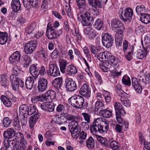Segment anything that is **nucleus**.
Masks as SVG:
<instances>
[{
  "mask_svg": "<svg viewBox=\"0 0 150 150\" xmlns=\"http://www.w3.org/2000/svg\"><path fill=\"white\" fill-rule=\"evenodd\" d=\"M35 112V108L34 106H28L25 104L21 105L19 108L20 115H31Z\"/></svg>",
  "mask_w": 150,
  "mask_h": 150,
  "instance_id": "nucleus-8",
  "label": "nucleus"
},
{
  "mask_svg": "<svg viewBox=\"0 0 150 150\" xmlns=\"http://www.w3.org/2000/svg\"><path fill=\"white\" fill-rule=\"evenodd\" d=\"M27 143L25 139L24 138H22L20 140V144H18L17 150H24L27 146Z\"/></svg>",
  "mask_w": 150,
  "mask_h": 150,
  "instance_id": "nucleus-41",
  "label": "nucleus"
},
{
  "mask_svg": "<svg viewBox=\"0 0 150 150\" xmlns=\"http://www.w3.org/2000/svg\"><path fill=\"white\" fill-rule=\"evenodd\" d=\"M136 11L138 14H140L141 15L142 14L144 13L142 12L146 11V8L143 5H139L136 7Z\"/></svg>",
  "mask_w": 150,
  "mask_h": 150,
  "instance_id": "nucleus-45",
  "label": "nucleus"
},
{
  "mask_svg": "<svg viewBox=\"0 0 150 150\" xmlns=\"http://www.w3.org/2000/svg\"><path fill=\"white\" fill-rule=\"evenodd\" d=\"M78 8L80 10L86 11L88 8V5L86 0H75Z\"/></svg>",
  "mask_w": 150,
  "mask_h": 150,
  "instance_id": "nucleus-26",
  "label": "nucleus"
},
{
  "mask_svg": "<svg viewBox=\"0 0 150 150\" xmlns=\"http://www.w3.org/2000/svg\"><path fill=\"white\" fill-rule=\"evenodd\" d=\"M145 46L147 48L150 47V38L147 36H145L144 40Z\"/></svg>",
  "mask_w": 150,
  "mask_h": 150,
  "instance_id": "nucleus-59",
  "label": "nucleus"
},
{
  "mask_svg": "<svg viewBox=\"0 0 150 150\" xmlns=\"http://www.w3.org/2000/svg\"><path fill=\"white\" fill-rule=\"evenodd\" d=\"M122 21L126 25L129 24L131 22L133 15V10L130 8L128 7L122 11Z\"/></svg>",
  "mask_w": 150,
  "mask_h": 150,
  "instance_id": "nucleus-10",
  "label": "nucleus"
},
{
  "mask_svg": "<svg viewBox=\"0 0 150 150\" xmlns=\"http://www.w3.org/2000/svg\"><path fill=\"white\" fill-rule=\"evenodd\" d=\"M24 7L27 9H29L31 6L37 8L39 4L38 0H23Z\"/></svg>",
  "mask_w": 150,
  "mask_h": 150,
  "instance_id": "nucleus-18",
  "label": "nucleus"
},
{
  "mask_svg": "<svg viewBox=\"0 0 150 150\" xmlns=\"http://www.w3.org/2000/svg\"><path fill=\"white\" fill-rule=\"evenodd\" d=\"M11 120L8 117H4L3 121V125L4 127H8L11 124Z\"/></svg>",
  "mask_w": 150,
  "mask_h": 150,
  "instance_id": "nucleus-51",
  "label": "nucleus"
},
{
  "mask_svg": "<svg viewBox=\"0 0 150 150\" xmlns=\"http://www.w3.org/2000/svg\"><path fill=\"white\" fill-rule=\"evenodd\" d=\"M89 4L90 6L94 8H100L102 7V4L100 2H98L97 0H88Z\"/></svg>",
  "mask_w": 150,
  "mask_h": 150,
  "instance_id": "nucleus-40",
  "label": "nucleus"
},
{
  "mask_svg": "<svg viewBox=\"0 0 150 150\" xmlns=\"http://www.w3.org/2000/svg\"><path fill=\"white\" fill-rule=\"evenodd\" d=\"M77 69L76 67L73 65H69L67 66L66 69L65 73L70 75L72 74H75L77 73Z\"/></svg>",
  "mask_w": 150,
  "mask_h": 150,
  "instance_id": "nucleus-28",
  "label": "nucleus"
},
{
  "mask_svg": "<svg viewBox=\"0 0 150 150\" xmlns=\"http://www.w3.org/2000/svg\"><path fill=\"white\" fill-rule=\"evenodd\" d=\"M122 83L126 86H129L131 85L130 78L126 75H124L122 77Z\"/></svg>",
  "mask_w": 150,
  "mask_h": 150,
  "instance_id": "nucleus-50",
  "label": "nucleus"
},
{
  "mask_svg": "<svg viewBox=\"0 0 150 150\" xmlns=\"http://www.w3.org/2000/svg\"><path fill=\"white\" fill-rule=\"evenodd\" d=\"M63 82L62 78L59 77L55 79L52 81L53 86L57 89L59 90L61 88V86Z\"/></svg>",
  "mask_w": 150,
  "mask_h": 150,
  "instance_id": "nucleus-30",
  "label": "nucleus"
},
{
  "mask_svg": "<svg viewBox=\"0 0 150 150\" xmlns=\"http://www.w3.org/2000/svg\"><path fill=\"white\" fill-rule=\"evenodd\" d=\"M128 43L129 42L127 40H124L122 45V49L126 58L128 61H130L132 59V54L133 53L135 44L129 47Z\"/></svg>",
  "mask_w": 150,
  "mask_h": 150,
  "instance_id": "nucleus-6",
  "label": "nucleus"
},
{
  "mask_svg": "<svg viewBox=\"0 0 150 150\" xmlns=\"http://www.w3.org/2000/svg\"><path fill=\"white\" fill-rule=\"evenodd\" d=\"M0 99L3 104L7 107H11L12 105V102L9 98L4 96L1 95L0 97Z\"/></svg>",
  "mask_w": 150,
  "mask_h": 150,
  "instance_id": "nucleus-31",
  "label": "nucleus"
},
{
  "mask_svg": "<svg viewBox=\"0 0 150 150\" xmlns=\"http://www.w3.org/2000/svg\"><path fill=\"white\" fill-rule=\"evenodd\" d=\"M49 71H47V73H50L51 76L55 77L60 75L59 69L56 64H51L49 66Z\"/></svg>",
  "mask_w": 150,
  "mask_h": 150,
  "instance_id": "nucleus-17",
  "label": "nucleus"
},
{
  "mask_svg": "<svg viewBox=\"0 0 150 150\" xmlns=\"http://www.w3.org/2000/svg\"><path fill=\"white\" fill-rule=\"evenodd\" d=\"M21 54L18 51H16L12 54L9 58V61L13 64L16 63L20 61Z\"/></svg>",
  "mask_w": 150,
  "mask_h": 150,
  "instance_id": "nucleus-20",
  "label": "nucleus"
},
{
  "mask_svg": "<svg viewBox=\"0 0 150 150\" xmlns=\"http://www.w3.org/2000/svg\"><path fill=\"white\" fill-rule=\"evenodd\" d=\"M86 144L88 148H91L94 146V140L92 137H90L87 139L86 141Z\"/></svg>",
  "mask_w": 150,
  "mask_h": 150,
  "instance_id": "nucleus-44",
  "label": "nucleus"
},
{
  "mask_svg": "<svg viewBox=\"0 0 150 150\" xmlns=\"http://www.w3.org/2000/svg\"><path fill=\"white\" fill-rule=\"evenodd\" d=\"M1 85L4 88H6L8 85V81L4 75H2L1 76Z\"/></svg>",
  "mask_w": 150,
  "mask_h": 150,
  "instance_id": "nucleus-53",
  "label": "nucleus"
},
{
  "mask_svg": "<svg viewBox=\"0 0 150 150\" xmlns=\"http://www.w3.org/2000/svg\"><path fill=\"white\" fill-rule=\"evenodd\" d=\"M15 135V132L14 129L12 128H9L4 132V136L5 138L8 139L14 136Z\"/></svg>",
  "mask_w": 150,
  "mask_h": 150,
  "instance_id": "nucleus-32",
  "label": "nucleus"
},
{
  "mask_svg": "<svg viewBox=\"0 0 150 150\" xmlns=\"http://www.w3.org/2000/svg\"><path fill=\"white\" fill-rule=\"evenodd\" d=\"M81 115L83 116V118L86 122H90L91 115L86 112H83Z\"/></svg>",
  "mask_w": 150,
  "mask_h": 150,
  "instance_id": "nucleus-57",
  "label": "nucleus"
},
{
  "mask_svg": "<svg viewBox=\"0 0 150 150\" xmlns=\"http://www.w3.org/2000/svg\"><path fill=\"white\" fill-rule=\"evenodd\" d=\"M59 63L60 68L61 72L63 73H65L66 68L67 62L64 60H62L59 62Z\"/></svg>",
  "mask_w": 150,
  "mask_h": 150,
  "instance_id": "nucleus-46",
  "label": "nucleus"
},
{
  "mask_svg": "<svg viewBox=\"0 0 150 150\" xmlns=\"http://www.w3.org/2000/svg\"><path fill=\"white\" fill-rule=\"evenodd\" d=\"M21 122L22 125H26L28 121V115H21Z\"/></svg>",
  "mask_w": 150,
  "mask_h": 150,
  "instance_id": "nucleus-55",
  "label": "nucleus"
},
{
  "mask_svg": "<svg viewBox=\"0 0 150 150\" xmlns=\"http://www.w3.org/2000/svg\"><path fill=\"white\" fill-rule=\"evenodd\" d=\"M69 130L71 133L72 137L77 138L79 136V134L80 132V127L78 122L76 121H71L69 124Z\"/></svg>",
  "mask_w": 150,
  "mask_h": 150,
  "instance_id": "nucleus-7",
  "label": "nucleus"
},
{
  "mask_svg": "<svg viewBox=\"0 0 150 150\" xmlns=\"http://www.w3.org/2000/svg\"><path fill=\"white\" fill-rule=\"evenodd\" d=\"M69 104L74 107L81 109L85 107L84 105V99L79 95H75L72 96L68 100Z\"/></svg>",
  "mask_w": 150,
  "mask_h": 150,
  "instance_id": "nucleus-5",
  "label": "nucleus"
},
{
  "mask_svg": "<svg viewBox=\"0 0 150 150\" xmlns=\"http://www.w3.org/2000/svg\"><path fill=\"white\" fill-rule=\"evenodd\" d=\"M129 125L127 121H124L122 123V129L125 131L127 130L128 129Z\"/></svg>",
  "mask_w": 150,
  "mask_h": 150,
  "instance_id": "nucleus-63",
  "label": "nucleus"
},
{
  "mask_svg": "<svg viewBox=\"0 0 150 150\" xmlns=\"http://www.w3.org/2000/svg\"><path fill=\"white\" fill-rule=\"evenodd\" d=\"M141 21L145 24L150 22V15L147 13L142 14L140 17Z\"/></svg>",
  "mask_w": 150,
  "mask_h": 150,
  "instance_id": "nucleus-35",
  "label": "nucleus"
},
{
  "mask_svg": "<svg viewBox=\"0 0 150 150\" xmlns=\"http://www.w3.org/2000/svg\"><path fill=\"white\" fill-rule=\"evenodd\" d=\"M102 42L103 45L107 48L111 47L114 42V38L110 35L105 33L102 36Z\"/></svg>",
  "mask_w": 150,
  "mask_h": 150,
  "instance_id": "nucleus-12",
  "label": "nucleus"
},
{
  "mask_svg": "<svg viewBox=\"0 0 150 150\" xmlns=\"http://www.w3.org/2000/svg\"><path fill=\"white\" fill-rule=\"evenodd\" d=\"M111 25L113 30H117L115 35L116 46H121L122 44V23L119 20L113 19L111 21Z\"/></svg>",
  "mask_w": 150,
  "mask_h": 150,
  "instance_id": "nucleus-2",
  "label": "nucleus"
},
{
  "mask_svg": "<svg viewBox=\"0 0 150 150\" xmlns=\"http://www.w3.org/2000/svg\"><path fill=\"white\" fill-rule=\"evenodd\" d=\"M80 94L87 98L90 97L91 96V89L89 86L86 84H83L81 86L79 91Z\"/></svg>",
  "mask_w": 150,
  "mask_h": 150,
  "instance_id": "nucleus-16",
  "label": "nucleus"
},
{
  "mask_svg": "<svg viewBox=\"0 0 150 150\" xmlns=\"http://www.w3.org/2000/svg\"><path fill=\"white\" fill-rule=\"evenodd\" d=\"M40 107L42 110L49 112L53 111L54 109V104L49 102L41 104L40 105Z\"/></svg>",
  "mask_w": 150,
  "mask_h": 150,
  "instance_id": "nucleus-24",
  "label": "nucleus"
},
{
  "mask_svg": "<svg viewBox=\"0 0 150 150\" xmlns=\"http://www.w3.org/2000/svg\"><path fill=\"white\" fill-rule=\"evenodd\" d=\"M84 33L89 39H93L96 37V31L91 27H87L83 30Z\"/></svg>",
  "mask_w": 150,
  "mask_h": 150,
  "instance_id": "nucleus-23",
  "label": "nucleus"
},
{
  "mask_svg": "<svg viewBox=\"0 0 150 150\" xmlns=\"http://www.w3.org/2000/svg\"><path fill=\"white\" fill-rule=\"evenodd\" d=\"M103 25V23L102 20L98 19L95 22L94 26L98 30H100Z\"/></svg>",
  "mask_w": 150,
  "mask_h": 150,
  "instance_id": "nucleus-48",
  "label": "nucleus"
},
{
  "mask_svg": "<svg viewBox=\"0 0 150 150\" xmlns=\"http://www.w3.org/2000/svg\"><path fill=\"white\" fill-rule=\"evenodd\" d=\"M56 110L61 115H65L66 113L65 106L63 105L59 104L56 108Z\"/></svg>",
  "mask_w": 150,
  "mask_h": 150,
  "instance_id": "nucleus-39",
  "label": "nucleus"
},
{
  "mask_svg": "<svg viewBox=\"0 0 150 150\" xmlns=\"http://www.w3.org/2000/svg\"><path fill=\"white\" fill-rule=\"evenodd\" d=\"M44 94L47 102L51 101L54 99L56 97V92L52 90H48Z\"/></svg>",
  "mask_w": 150,
  "mask_h": 150,
  "instance_id": "nucleus-22",
  "label": "nucleus"
},
{
  "mask_svg": "<svg viewBox=\"0 0 150 150\" xmlns=\"http://www.w3.org/2000/svg\"><path fill=\"white\" fill-rule=\"evenodd\" d=\"M8 34L5 32L0 31V44L1 45L5 44L8 41Z\"/></svg>",
  "mask_w": 150,
  "mask_h": 150,
  "instance_id": "nucleus-33",
  "label": "nucleus"
},
{
  "mask_svg": "<svg viewBox=\"0 0 150 150\" xmlns=\"http://www.w3.org/2000/svg\"><path fill=\"white\" fill-rule=\"evenodd\" d=\"M114 108L117 122L119 124H122V118L121 115L122 113V105L119 102H117L115 104Z\"/></svg>",
  "mask_w": 150,
  "mask_h": 150,
  "instance_id": "nucleus-14",
  "label": "nucleus"
},
{
  "mask_svg": "<svg viewBox=\"0 0 150 150\" xmlns=\"http://www.w3.org/2000/svg\"><path fill=\"white\" fill-rule=\"evenodd\" d=\"M11 6L13 11L15 12L19 11L21 7V5L19 0H12Z\"/></svg>",
  "mask_w": 150,
  "mask_h": 150,
  "instance_id": "nucleus-27",
  "label": "nucleus"
},
{
  "mask_svg": "<svg viewBox=\"0 0 150 150\" xmlns=\"http://www.w3.org/2000/svg\"><path fill=\"white\" fill-rule=\"evenodd\" d=\"M109 144L110 146L113 150H119V147L116 141H113Z\"/></svg>",
  "mask_w": 150,
  "mask_h": 150,
  "instance_id": "nucleus-52",
  "label": "nucleus"
},
{
  "mask_svg": "<svg viewBox=\"0 0 150 150\" xmlns=\"http://www.w3.org/2000/svg\"><path fill=\"white\" fill-rule=\"evenodd\" d=\"M54 27H48L47 28L46 35L47 38L49 39H54L57 38L56 33V29Z\"/></svg>",
  "mask_w": 150,
  "mask_h": 150,
  "instance_id": "nucleus-25",
  "label": "nucleus"
},
{
  "mask_svg": "<svg viewBox=\"0 0 150 150\" xmlns=\"http://www.w3.org/2000/svg\"><path fill=\"white\" fill-rule=\"evenodd\" d=\"M101 50L102 49L100 46L96 47L93 45H91V51L94 57L96 58L97 56L98 53L100 52Z\"/></svg>",
  "mask_w": 150,
  "mask_h": 150,
  "instance_id": "nucleus-38",
  "label": "nucleus"
},
{
  "mask_svg": "<svg viewBox=\"0 0 150 150\" xmlns=\"http://www.w3.org/2000/svg\"><path fill=\"white\" fill-rule=\"evenodd\" d=\"M90 122H83L81 124L82 127L85 130H88L89 128V125L88 123Z\"/></svg>",
  "mask_w": 150,
  "mask_h": 150,
  "instance_id": "nucleus-62",
  "label": "nucleus"
},
{
  "mask_svg": "<svg viewBox=\"0 0 150 150\" xmlns=\"http://www.w3.org/2000/svg\"><path fill=\"white\" fill-rule=\"evenodd\" d=\"M117 64H118V66L117 67L115 68L112 65H111L112 67L110 66V68L111 75L113 76V78L117 77L121 74V71H119L117 70V69L118 67L119 66V64L118 62Z\"/></svg>",
  "mask_w": 150,
  "mask_h": 150,
  "instance_id": "nucleus-29",
  "label": "nucleus"
},
{
  "mask_svg": "<svg viewBox=\"0 0 150 150\" xmlns=\"http://www.w3.org/2000/svg\"><path fill=\"white\" fill-rule=\"evenodd\" d=\"M93 8L91 10V13L95 16H97L99 15V10L97 8Z\"/></svg>",
  "mask_w": 150,
  "mask_h": 150,
  "instance_id": "nucleus-64",
  "label": "nucleus"
},
{
  "mask_svg": "<svg viewBox=\"0 0 150 150\" xmlns=\"http://www.w3.org/2000/svg\"><path fill=\"white\" fill-rule=\"evenodd\" d=\"M96 58L101 62H103L105 60L108 62L109 64L112 65L115 68L118 66V59L108 51H106L98 53Z\"/></svg>",
  "mask_w": 150,
  "mask_h": 150,
  "instance_id": "nucleus-3",
  "label": "nucleus"
},
{
  "mask_svg": "<svg viewBox=\"0 0 150 150\" xmlns=\"http://www.w3.org/2000/svg\"><path fill=\"white\" fill-rule=\"evenodd\" d=\"M83 10H80L77 15V18L81 21L83 26L91 25L93 22V18L90 13Z\"/></svg>",
  "mask_w": 150,
  "mask_h": 150,
  "instance_id": "nucleus-4",
  "label": "nucleus"
},
{
  "mask_svg": "<svg viewBox=\"0 0 150 150\" xmlns=\"http://www.w3.org/2000/svg\"><path fill=\"white\" fill-rule=\"evenodd\" d=\"M145 55L143 51L140 50L137 51L134 53V56L139 59H143Z\"/></svg>",
  "mask_w": 150,
  "mask_h": 150,
  "instance_id": "nucleus-47",
  "label": "nucleus"
},
{
  "mask_svg": "<svg viewBox=\"0 0 150 150\" xmlns=\"http://www.w3.org/2000/svg\"><path fill=\"white\" fill-rule=\"evenodd\" d=\"M34 27L31 25H29L26 28V32L28 34L32 33L34 30Z\"/></svg>",
  "mask_w": 150,
  "mask_h": 150,
  "instance_id": "nucleus-61",
  "label": "nucleus"
},
{
  "mask_svg": "<svg viewBox=\"0 0 150 150\" xmlns=\"http://www.w3.org/2000/svg\"><path fill=\"white\" fill-rule=\"evenodd\" d=\"M66 118L68 121H75L76 116L73 115L67 114L65 116Z\"/></svg>",
  "mask_w": 150,
  "mask_h": 150,
  "instance_id": "nucleus-56",
  "label": "nucleus"
},
{
  "mask_svg": "<svg viewBox=\"0 0 150 150\" xmlns=\"http://www.w3.org/2000/svg\"><path fill=\"white\" fill-rule=\"evenodd\" d=\"M122 86L121 84H118L116 86V89L115 91L118 95L121 97H122ZM120 100L121 101H122L121 100V98H120Z\"/></svg>",
  "mask_w": 150,
  "mask_h": 150,
  "instance_id": "nucleus-54",
  "label": "nucleus"
},
{
  "mask_svg": "<svg viewBox=\"0 0 150 150\" xmlns=\"http://www.w3.org/2000/svg\"><path fill=\"white\" fill-rule=\"evenodd\" d=\"M8 139L7 140H5L4 141V146L6 148H9L10 147H12L13 150H17L18 148V146L19 142L17 141L16 138H15L12 140H10Z\"/></svg>",
  "mask_w": 150,
  "mask_h": 150,
  "instance_id": "nucleus-15",
  "label": "nucleus"
},
{
  "mask_svg": "<svg viewBox=\"0 0 150 150\" xmlns=\"http://www.w3.org/2000/svg\"><path fill=\"white\" fill-rule=\"evenodd\" d=\"M140 80L137 79V82L132 84L136 91L138 93H141L142 91V86L140 85Z\"/></svg>",
  "mask_w": 150,
  "mask_h": 150,
  "instance_id": "nucleus-37",
  "label": "nucleus"
},
{
  "mask_svg": "<svg viewBox=\"0 0 150 150\" xmlns=\"http://www.w3.org/2000/svg\"><path fill=\"white\" fill-rule=\"evenodd\" d=\"M109 128V122L106 120H101L100 118L94 120L90 127L91 132L96 137L99 134H102L107 132Z\"/></svg>",
  "mask_w": 150,
  "mask_h": 150,
  "instance_id": "nucleus-1",
  "label": "nucleus"
},
{
  "mask_svg": "<svg viewBox=\"0 0 150 150\" xmlns=\"http://www.w3.org/2000/svg\"><path fill=\"white\" fill-rule=\"evenodd\" d=\"M38 44V41L36 40L29 41L24 47V52L27 54H32L36 48Z\"/></svg>",
  "mask_w": 150,
  "mask_h": 150,
  "instance_id": "nucleus-9",
  "label": "nucleus"
},
{
  "mask_svg": "<svg viewBox=\"0 0 150 150\" xmlns=\"http://www.w3.org/2000/svg\"><path fill=\"white\" fill-rule=\"evenodd\" d=\"M111 65L108 64V62H106L100 66V69L104 72H106L110 69V67Z\"/></svg>",
  "mask_w": 150,
  "mask_h": 150,
  "instance_id": "nucleus-49",
  "label": "nucleus"
},
{
  "mask_svg": "<svg viewBox=\"0 0 150 150\" xmlns=\"http://www.w3.org/2000/svg\"><path fill=\"white\" fill-rule=\"evenodd\" d=\"M128 94L125 92H122V104L126 107H129L130 104V102L129 100L127 98H124L123 99V97L124 96H127Z\"/></svg>",
  "mask_w": 150,
  "mask_h": 150,
  "instance_id": "nucleus-42",
  "label": "nucleus"
},
{
  "mask_svg": "<svg viewBox=\"0 0 150 150\" xmlns=\"http://www.w3.org/2000/svg\"><path fill=\"white\" fill-rule=\"evenodd\" d=\"M105 107V105L103 103L100 101H97L95 103V110L97 111L99 110H103Z\"/></svg>",
  "mask_w": 150,
  "mask_h": 150,
  "instance_id": "nucleus-43",
  "label": "nucleus"
},
{
  "mask_svg": "<svg viewBox=\"0 0 150 150\" xmlns=\"http://www.w3.org/2000/svg\"><path fill=\"white\" fill-rule=\"evenodd\" d=\"M37 65L35 64L31 65L29 68V71L32 76L36 79L39 75V67H37Z\"/></svg>",
  "mask_w": 150,
  "mask_h": 150,
  "instance_id": "nucleus-21",
  "label": "nucleus"
},
{
  "mask_svg": "<svg viewBox=\"0 0 150 150\" xmlns=\"http://www.w3.org/2000/svg\"><path fill=\"white\" fill-rule=\"evenodd\" d=\"M13 126L16 128L17 129H19L20 126V122L18 117H16L14 120Z\"/></svg>",
  "mask_w": 150,
  "mask_h": 150,
  "instance_id": "nucleus-58",
  "label": "nucleus"
},
{
  "mask_svg": "<svg viewBox=\"0 0 150 150\" xmlns=\"http://www.w3.org/2000/svg\"><path fill=\"white\" fill-rule=\"evenodd\" d=\"M103 96L105 97V100L106 103H109L111 101L110 95L108 92H106Z\"/></svg>",
  "mask_w": 150,
  "mask_h": 150,
  "instance_id": "nucleus-60",
  "label": "nucleus"
},
{
  "mask_svg": "<svg viewBox=\"0 0 150 150\" xmlns=\"http://www.w3.org/2000/svg\"><path fill=\"white\" fill-rule=\"evenodd\" d=\"M48 82L45 78H40L38 81V88L39 91L42 92L45 91L47 88Z\"/></svg>",
  "mask_w": 150,
  "mask_h": 150,
  "instance_id": "nucleus-19",
  "label": "nucleus"
},
{
  "mask_svg": "<svg viewBox=\"0 0 150 150\" xmlns=\"http://www.w3.org/2000/svg\"><path fill=\"white\" fill-rule=\"evenodd\" d=\"M108 108L107 109L100 110L99 113L103 117L106 118H109L112 115V112L108 109Z\"/></svg>",
  "mask_w": 150,
  "mask_h": 150,
  "instance_id": "nucleus-34",
  "label": "nucleus"
},
{
  "mask_svg": "<svg viewBox=\"0 0 150 150\" xmlns=\"http://www.w3.org/2000/svg\"><path fill=\"white\" fill-rule=\"evenodd\" d=\"M10 79L11 82L12 88L14 91H16L19 86L21 87H24V82L20 79L14 77L13 75H11L10 76Z\"/></svg>",
  "mask_w": 150,
  "mask_h": 150,
  "instance_id": "nucleus-11",
  "label": "nucleus"
},
{
  "mask_svg": "<svg viewBox=\"0 0 150 150\" xmlns=\"http://www.w3.org/2000/svg\"><path fill=\"white\" fill-rule=\"evenodd\" d=\"M65 85L66 90L68 92H73L77 88L76 82L71 78H68L65 80Z\"/></svg>",
  "mask_w": 150,
  "mask_h": 150,
  "instance_id": "nucleus-13",
  "label": "nucleus"
},
{
  "mask_svg": "<svg viewBox=\"0 0 150 150\" xmlns=\"http://www.w3.org/2000/svg\"><path fill=\"white\" fill-rule=\"evenodd\" d=\"M34 80L31 76L28 77L25 81V85L27 89L30 90L33 86Z\"/></svg>",
  "mask_w": 150,
  "mask_h": 150,
  "instance_id": "nucleus-36",
  "label": "nucleus"
}]
</instances>
